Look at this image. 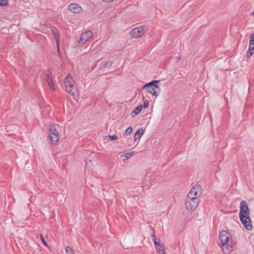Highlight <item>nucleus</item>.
Wrapping results in <instances>:
<instances>
[{
    "instance_id": "nucleus-19",
    "label": "nucleus",
    "mask_w": 254,
    "mask_h": 254,
    "mask_svg": "<svg viewBox=\"0 0 254 254\" xmlns=\"http://www.w3.org/2000/svg\"><path fill=\"white\" fill-rule=\"evenodd\" d=\"M65 250L66 254H74L73 250L68 246L65 247Z\"/></svg>"
},
{
    "instance_id": "nucleus-3",
    "label": "nucleus",
    "mask_w": 254,
    "mask_h": 254,
    "mask_svg": "<svg viewBox=\"0 0 254 254\" xmlns=\"http://www.w3.org/2000/svg\"><path fill=\"white\" fill-rule=\"evenodd\" d=\"M158 82L157 80H153L144 85L142 88V89H146L147 92L157 97L160 92V88L157 85Z\"/></svg>"
},
{
    "instance_id": "nucleus-11",
    "label": "nucleus",
    "mask_w": 254,
    "mask_h": 254,
    "mask_svg": "<svg viewBox=\"0 0 254 254\" xmlns=\"http://www.w3.org/2000/svg\"><path fill=\"white\" fill-rule=\"evenodd\" d=\"M145 33L143 27L134 28L130 32V36L133 38L141 37Z\"/></svg>"
},
{
    "instance_id": "nucleus-9",
    "label": "nucleus",
    "mask_w": 254,
    "mask_h": 254,
    "mask_svg": "<svg viewBox=\"0 0 254 254\" xmlns=\"http://www.w3.org/2000/svg\"><path fill=\"white\" fill-rule=\"evenodd\" d=\"M240 220L243 225L248 231H251L253 229V225L250 216L239 217Z\"/></svg>"
},
{
    "instance_id": "nucleus-26",
    "label": "nucleus",
    "mask_w": 254,
    "mask_h": 254,
    "mask_svg": "<svg viewBox=\"0 0 254 254\" xmlns=\"http://www.w3.org/2000/svg\"><path fill=\"white\" fill-rule=\"evenodd\" d=\"M149 106V102L147 100H145L144 102L143 105H142L143 108L144 109L147 108Z\"/></svg>"
},
{
    "instance_id": "nucleus-24",
    "label": "nucleus",
    "mask_w": 254,
    "mask_h": 254,
    "mask_svg": "<svg viewBox=\"0 0 254 254\" xmlns=\"http://www.w3.org/2000/svg\"><path fill=\"white\" fill-rule=\"evenodd\" d=\"M40 239H41V240L42 242V243L46 246H47V242H46V241L44 239V238L43 237V236L42 235H40Z\"/></svg>"
},
{
    "instance_id": "nucleus-1",
    "label": "nucleus",
    "mask_w": 254,
    "mask_h": 254,
    "mask_svg": "<svg viewBox=\"0 0 254 254\" xmlns=\"http://www.w3.org/2000/svg\"><path fill=\"white\" fill-rule=\"evenodd\" d=\"M219 238L223 253L224 254H230L233 250V239L231 234L223 230L220 232Z\"/></svg>"
},
{
    "instance_id": "nucleus-10",
    "label": "nucleus",
    "mask_w": 254,
    "mask_h": 254,
    "mask_svg": "<svg viewBox=\"0 0 254 254\" xmlns=\"http://www.w3.org/2000/svg\"><path fill=\"white\" fill-rule=\"evenodd\" d=\"M254 54V32L251 34L249 49L246 52V57L249 59Z\"/></svg>"
},
{
    "instance_id": "nucleus-17",
    "label": "nucleus",
    "mask_w": 254,
    "mask_h": 254,
    "mask_svg": "<svg viewBox=\"0 0 254 254\" xmlns=\"http://www.w3.org/2000/svg\"><path fill=\"white\" fill-rule=\"evenodd\" d=\"M52 33L55 36V39L56 40L57 46L58 48V50L59 49V44H60V38L58 34V32L56 29H53Z\"/></svg>"
},
{
    "instance_id": "nucleus-27",
    "label": "nucleus",
    "mask_w": 254,
    "mask_h": 254,
    "mask_svg": "<svg viewBox=\"0 0 254 254\" xmlns=\"http://www.w3.org/2000/svg\"><path fill=\"white\" fill-rule=\"evenodd\" d=\"M251 15L254 16V10L252 12H251Z\"/></svg>"
},
{
    "instance_id": "nucleus-20",
    "label": "nucleus",
    "mask_w": 254,
    "mask_h": 254,
    "mask_svg": "<svg viewBox=\"0 0 254 254\" xmlns=\"http://www.w3.org/2000/svg\"><path fill=\"white\" fill-rule=\"evenodd\" d=\"M152 232L151 234V236L152 238V241L153 242V243L155 244V242H157V240L156 238L155 231H154V229L153 228H152Z\"/></svg>"
},
{
    "instance_id": "nucleus-4",
    "label": "nucleus",
    "mask_w": 254,
    "mask_h": 254,
    "mask_svg": "<svg viewBox=\"0 0 254 254\" xmlns=\"http://www.w3.org/2000/svg\"><path fill=\"white\" fill-rule=\"evenodd\" d=\"M199 203L198 199H193L187 196L185 201L186 208L188 211L192 212L197 207Z\"/></svg>"
},
{
    "instance_id": "nucleus-18",
    "label": "nucleus",
    "mask_w": 254,
    "mask_h": 254,
    "mask_svg": "<svg viewBox=\"0 0 254 254\" xmlns=\"http://www.w3.org/2000/svg\"><path fill=\"white\" fill-rule=\"evenodd\" d=\"M134 153V151H132L129 153H127L125 154H122L121 155V157L124 158V160H127L128 159L130 156H132Z\"/></svg>"
},
{
    "instance_id": "nucleus-14",
    "label": "nucleus",
    "mask_w": 254,
    "mask_h": 254,
    "mask_svg": "<svg viewBox=\"0 0 254 254\" xmlns=\"http://www.w3.org/2000/svg\"><path fill=\"white\" fill-rule=\"evenodd\" d=\"M46 81H47V83H48V85H49L50 89H51L52 90L54 91L55 88H54V84L53 83L52 78L51 77L50 73L47 74Z\"/></svg>"
},
{
    "instance_id": "nucleus-15",
    "label": "nucleus",
    "mask_w": 254,
    "mask_h": 254,
    "mask_svg": "<svg viewBox=\"0 0 254 254\" xmlns=\"http://www.w3.org/2000/svg\"><path fill=\"white\" fill-rule=\"evenodd\" d=\"M144 133V130L143 128H139L138 129L135 133L134 135V141L139 139L140 137L143 135Z\"/></svg>"
},
{
    "instance_id": "nucleus-16",
    "label": "nucleus",
    "mask_w": 254,
    "mask_h": 254,
    "mask_svg": "<svg viewBox=\"0 0 254 254\" xmlns=\"http://www.w3.org/2000/svg\"><path fill=\"white\" fill-rule=\"evenodd\" d=\"M142 109H143V106H142V105H140L138 106L131 113V116L132 117H134V116L137 115L141 111Z\"/></svg>"
},
{
    "instance_id": "nucleus-2",
    "label": "nucleus",
    "mask_w": 254,
    "mask_h": 254,
    "mask_svg": "<svg viewBox=\"0 0 254 254\" xmlns=\"http://www.w3.org/2000/svg\"><path fill=\"white\" fill-rule=\"evenodd\" d=\"M64 84L66 91L70 94L74 99H76V88L74 84V81L69 74H68L65 77Z\"/></svg>"
},
{
    "instance_id": "nucleus-25",
    "label": "nucleus",
    "mask_w": 254,
    "mask_h": 254,
    "mask_svg": "<svg viewBox=\"0 0 254 254\" xmlns=\"http://www.w3.org/2000/svg\"><path fill=\"white\" fill-rule=\"evenodd\" d=\"M112 62L111 61H108L107 62H106L104 65V67H110L112 65Z\"/></svg>"
},
{
    "instance_id": "nucleus-21",
    "label": "nucleus",
    "mask_w": 254,
    "mask_h": 254,
    "mask_svg": "<svg viewBox=\"0 0 254 254\" xmlns=\"http://www.w3.org/2000/svg\"><path fill=\"white\" fill-rule=\"evenodd\" d=\"M132 127H128L126 130V131L125 132V134L126 135H129L131 133V132L132 131Z\"/></svg>"
},
{
    "instance_id": "nucleus-13",
    "label": "nucleus",
    "mask_w": 254,
    "mask_h": 254,
    "mask_svg": "<svg viewBox=\"0 0 254 254\" xmlns=\"http://www.w3.org/2000/svg\"><path fill=\"white\" fill-rule=\"evenodd\" d=\"M154 247L159 254H166L165 247L162 243L155 242Z\"/></svg>"
},
{
    "instance_id": "nucleus-12",
    "label": "nucleus",
    "mask_w": 254,
    "mask_h": 254,
    "mask_svg": "<svg viewBox=\"0 0 254 254\" xmlns=\"http://www.w3.org/2000/svg\"><path fill=\"white\" fill-rule=\"evenodd\" d=\"M68 8L69 11L74 13H79L82 10V7L78 3L70 4L68 6Z\"/></svg>"
},
{
    "instance_id": "nucleus-5",
    "label": "nucleus",
    "mask_w": 254,
    "mask_h": 254,
    "mask_svg": "<svg viewBox=\"0 0 254 254\" xmlns=\"http://www.w3.org/2000/svg\"><path fill=\"white\" fill-rule=\"evenodd\" d=\"M49 137L53 145H56L59 141V133L54 126H51L49 128Z\"/></svg>"
},
{
    "instance_id": "nucleus-22",
    "label": "nucleus",
    "mask_w": 254,
    "mask_h": 254,
    "mask_svg": "<svg viewBox=\"0 0 254 254\" xmlns=\"http://www.w3.org/2000/svg\"><path fill=\"white\" fill-rule=\"evenodd\" d=\"M118 136L117 135H112L106 136L105 138H109L111 140H116L118 139Z\"/></svg>"
},
{
    "instance_id": "nucleus-23",
    "label": "nucleus",
    "mask_w": 254,
    "mask_h": 254,
    "mask_svg": "<svg viewBox=\"0 0 254 254\" xmlns=\"http://www.w3.org/2000/svg\"><path fill=\"white\" fill-rule=\"evenodd\" d=\"M8 4L7 0H0V5L1 6H6Z\"/></svg>"
},
{
    "instance_id": "nucleus-7",
    "label": "nucleus",
    "mask_w": 254,
    "mask_h": 254,
    "mask_svg": "<svg viewBox=\"0 0 254 254\" xmlns=\"http://www.w3.org/2000/svg\"><path fill=\"white\" fill-rule=\"evenodd\" d=\"M201 194V188L200 186L197 185L191 189L187 195V197L193 199H198V197Z\"/></svg>"
},
{
    "instance_id": "nucleus-6",
    "label": "nucleus",
    "mask_w": 254,
    "mask_h": 254,
    "mask_svg": "<svg viewBox=\"0 0 254 254\" xmlns=\"http://www.w3.org/2000/svg\"><path fill=\"white\" fill-rule=\"evenodd\" d=\"M93 33L91 31H84L80 35L79 39L77 41V43L80 45L85 44L87 42L90 41L92 39Z\"/></svg>"
},
{
    "instance_id": "nucleus-8",
    "label": "nucleus",
    "mask_w": 254,
    "mask_h": 254,
    "mask_svg": "<svg viewBox=\"0 0 254 254\" xmlns=\"http://www.w3.org/2000/svg\"><path fill=\"white\" fill-rule=\"evenodd\" d=\"M250 216L248 205L245 201H242L240 204L239 217Z\"/></svg>"
}]
</instances>
